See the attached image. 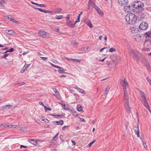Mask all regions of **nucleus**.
<instances>
[{"mask_svg": "<svg viewBox=\"0 0 151 151\" xmlns=\"http://www.w3.org/2000/svg\"><path fill=\"white\" fill-rule=\"evenodd\" d=\"M80 15H78V17L77 19L76 20V21L74 23L75 24L76 23L79 22V21H80Z\"/></svg>", "mask_w": 151, "mask_h": 151, "instance_id": "a19ab883", "label": "nucleus"}, {"mask_svg": "<svg viewBox=\"0 0 151 151\" xmlns=\"http://www.w3.org/2000/svg\"><path fill=\"white\" fill-rule=\"evenodd\" d=\"M145 34L146 35L147 37H148L151 38V31L146 32L145 33Z\"/></svg>", "mask_w": 151, "mask_h": 151, "instance_id": "cd10ccee", "label": "nucleus"}, {"mask_svg": "<svg viewBox=\"0 0 151 151\" xmlns=\"http://www.w3.org/2000/svg\"><path fill=\"white\" fill-rule=\"evenodd\" d=\"M107 48L106 47H104L101 49L100 50V52H101L102 51H103L104 50V49H106Z\"/></svg>", "mask_w": 151, "mask_h": 151, "instance_id": "603ef678", "label": "nucleus"}, {"mask_svg": "<svg viewBox=\"0 0 151 151\" xmlns=\"http://www.w3.org/2000/svg\"><path fill=\"white\" fill-rule=\"evenodd\" d=\"M133 129H134L135 133L137 135V137H139V135L138 124V127H134Z\"/></svg>", "mask_w": 151, "mask_h": 151, "instance_id": "f8f14e48", "label": "nucleus"}, {"mask_svg": "<svg viewBox=\"0 0 151 151\" xmlns=\"http://www.w3.org/2000/svg\"><path fill=\"white\" fill-rule=\"evenodd\" d=\"M146 16V15L145 14H141L140 15V19L142 20H143L145 17Z\"/></svg>", "mask_w": 151, "mask_h": 151, "instance_id": "c85d7f7f", "label": "nucleus"}, {"mask_svg": "<svg viewBox=\"0 0 151 151\" xmlns=\"http://www.w3.org/2000/svg\"><path fill=\"white\" fill-rule=\"evenodd\" d=\"M126 20L129 24H134L137 21V17L134 14L130 13L126 16Z\"/></svg>", "mask_w": 151, "mask_h": 151, "instance_id": "f03ea898", "label": "nucleus"}, {"mask_svg": "<svg viewBox=\"0 0 151 151\" xmlns=\"http://www.w3.org/2000/svg\"><path fill=\"white\" fill-rule=\"evenodd\" d=\"M65 58L67 60H68L69 61V60H72V59H71L70 58Z\"/></svg>", "mask_w": 151, "mask_h": 151, "instance_id": "680f3d73", "label": "nucleus"}, {"mask_svg": "<svg viewBox=\"0 0 151 151\" xmlns=\"http://www.w3.org/2000/svg\"><path fill=\"white\" fill-rule=\"evenodd\" d=\"M20 148H21L22 147H24V148H27V147L26 146H25L23 145H20Z\"/></svg>", "mask_w": 151, "mask_h": 151, "instance_id": "13d9d810", "label": "nucleus"}, {"mask_svg": "<svg viewBox=\"0 0 151 151\" xmlns=\"http://www.w3.org/2000/svg\"><path fill=\"white\" fill-rule=\"evenodd\" d=\"M42 12L45 13H48V10H45L43 9V11Z\"/></svg>", "mask_w": 151, "mask_h": 151, "instance_id": "4d7b16f0", "label": "nucleus"}, {"mask_svg": "<svg viewBox=\"0 0 151 151\" xmlns=\"http://www.w3.org/2000/svg\"><path fill=\"white\" fill-rule=\"evenodd\" d=\"M12 128H19L20 127L18 125H12Z\"/></svg>", "mask_w": 151, "mask_h": 151, "instance_id": "ea45409f", "label": "nucleus"}, {"mask_svg": "<svg viewBox=\"0 0 151 151\" xmlns=\"http://www.w3.org/2000/svg\"><path fill=\"white\" fill-rule=\"evenodd\" d=\"M91 0H89L88 4V9H89L90 8V6H91Z\"/></svg>", "mask_w": 151, "mask_h": 151, "instance_id": "4c0bfd02", "label": "nucleus"}, {"mask_svg": "<svg viewBox=\"0 0 151 151\" xmlns=\"http://www.w3.org/2000/svg\"><path fill=\"white\" fill-rule=\"evenodd\" d=\"M139 93L141 95L140 100L142 103V104L145 107L149 110L150 112L151 113V110H150L149 106L145 94L141 91H139Z\"/></svg>", "mask_w": 151, "mask_h": 151, "instance_id": "7ed1b4c3", "label": "nucleus"}, {"mask_svg": "<svg viewBox=\"0 0 151 151\" xmlns=\"http://www.w3.org/2000/svg\"><path fill=\"white\" fill-rule=\"evenodd\" d=\"M63 16L62 15L57 16L55 17V18L56 19H60L63 18Z\"/></svg>", "mask_w": 151, "mask_h": 151, "instance_id": "c756f323", "label": "nucleus"}, {"mask_svg": "<svg viewBox=\"0 0 151 151\" xmlns=\"http://www.w3.org/2000/svg\"><path fill=\"white\" fill-rule=\"evenodd\" d=\"M102 38V36L101 35L99 37V40H101Z\"/></svg>", "mask_w": 151, "mask_h": 151, "instance_id": "774afa93", "label": "nucleus"}, {"mask_svg": "<svg viewBox=\"0 0 151 151\" xmlns=\"http://www.w3.org/2000/svg\"><path fill=\"white\" fill-rule=\"evenodd\" d=\"M61 68H59V69L58 70V72L60 73H65V72H64L65 70H64V69L61 67Z\"/></svg>", "mask_w": 151, "mask_h": 151, "instance_id": "bb28decb", "label": "nucleus"}, {"mask_svg": "<svg viewBox=\"0 0 151 151\" xmlns=\"http://www.w3.org/2000/svg\"><path fill=\"white\" fill-rule=\"evenodd\" d=\"M144 4L143 3L140 1H137L135 2L134 4L133 5H132V6H133L134 8L137 9L139 10V12H142L144 10L143 8L144 7Z\"/></svg>", "mask_w": 151, "mask_h": 151, "instance_id": "20e7f679", "label": "nucleus"}, {"mask_svg": "<svg viewBox=\"0 0 151 151\" xmlns=\"http://www.w3.org/2000/svg\"><path fill=\"white\" fill-rule=\"evenodd\" d=\"M148 23L145 22H142L139 26V28L142 30H146L148 28Z\"/></svg>", "mask_w": 151, "mask_h": 151, "instance_id": "39448f33", "label": "nucleus"}, {"mask_svg": "<svg viewBox=\"0 0 151 151\" xmlns=\"http://www.w3.org/2000/svg\"><path fill=\"white\" fill-rule=\"evenodd\" d=\"M96 141L95 140L93 141L92 142H90L88 145V146L89 147H90L91 145L95 142Z\"/></svg>", "mask_w": 151, "mask_h": 151, "instance_id": "e433bc0d", "label": "nucleus"}, {"mask_svg": "<svg viewBox=\"0 0 151 151\" xmlns=\"http://www.w3.org/2000/svg\"><path fill=\"white\" fill-rule=\"evenodd\" d=\"M39 104H40V105H42V106H45L44 104L42 102H39Z\"/></svg>", "mask_w": 151, "mask_h": 151, "instance_id": "338daca9", "label": "nucleus"}, {"mask_svg": "<svg viewBox=\"0 0 151 151\" xmlns=\"http://www.w3.org/2000/svg\"><path fill=\"white\" fill-rule=\"evenodd\" d=\"M124 6L123 9L126 12H130L132 10V7L129 5H126Z\"/></svg>", "mask_w": 151, "mask_h": 151, "instance_id": "0eeeda50", "label": "nucleus"}, {"mask_svg": "<svg viewBox=\"0 0 151 151\" xmlns=\"http://www.w3.org/2000/svg\"><path fill=\"white\" fill-rule=\"evenodd\" d=\"M151 41L150 40H146L144 43V45H145L146 43L147 42L148 44L150 43Z\"/></svg>", "mask_w": 151, "mask_h": 151, "instance_id": "79ce46f5", "label": "nucleus"}, {"mask_svg": "<svg viewBox=\"0 0 151 151\" xmlns=\"http://www.w3.org/2000/svg\"><path fill=\"white\" fill-rule=\"evenodd\" d=\"M140 139H141L143 145L145 149L147 150V146L146 144V142L143 140V139L142 137L140 138Z\"/></svg>", "mask_w": 151, "mask_h": 151, "instance_id": "aec40b11", "label": "nucleus"}, {"mask_svg": "<svg viewBox=\"0 0 151 151\" xmlns=\"http://www.w3.org/2000/svg\"><path fill=\"white\" fill-rule=\"evenodd\" d=\"M97 12L101 16H102L103 15V13L101 11L100 9H99V10H98V11H97Z\"/></svg>", "mask_w": 151, "mask_h": 151, "instance_id": "2f4dec72", "label": "nucleus"}, {"mask_svg": "<svg viewBox=\"0 0 151 151\" xmlns=\"http://www.w3.org/2000/svg\"><path fill=\"white\" fill-rule=\"evenodd\" d=\"M92 6L95 9L97 12L98 11L99 9H100V8L93 3V4L92 5Z\"/></svg>", "mask_w": 151, "mask_h": 151, "instance_id": "393cba45", "label": "nucleus"}, {"mask_svg": "<svg viewBox=\"0 0 151 151\" xmlns=\"http://www.w3.org/2000/svg\"><path fill=\"white\" fill-rule=\"evenodd\" d=\"M66 18H67V19L68 20H69V18H70V17H69V15L68 14V15H67V17H66Z\"/></svg>", "mask_w": 151, "mask_h": 151, "instance_id": "052dcab7", "label": "nucleus"}, {"mask_svg": "<svg viewBox=\"0 0 151 151\" xmlns=\"http://www.w3.org/2000/svg\"><path fill=\"white\" fill-rule=\"evenodd\" d=\"M63 108H64V109L66 110H68V107L66 106L64 104L63 105Z\"/></svg>", "mask_w": 151, "mask_h": 151, "instance_id": "a18cd8bd", "label": "nucleus"}, {"mask_svg": "<svg viewBox=\"0 0 151 151\" xmlns=\"http://www.w3.org/2000/svg\"><path fill=\"white\" fill-rule=\"evenodd\" d=\"M53 67H54V68H61V67H60V66H57V65H53Z\"/></svg>", "mask_w": 151, "mask_h": 151, "instance_id": "3c124183", "label": "nucleus"}, {"mask_svg": "<svg viewBox=\"0 0 151 151\" xmlns=\"http://www.w3.org/2000/svg\"><path fill=\"white\" fill-rule=\"evenodd\" d=\"M88 47H85L81 48L80 49V50L81 51H84L86 50H88Z\"/></svg>", "mask_w": 151, "mask_h": 151, "instance_id": "72a5a7b5", "label": "nucleus"}, {"mask_svg": "<svg viewBox=\"0 0 151 151\" xmlns=\"http://www.w3.org/2000/svg\"><path fill=\"white\" fill-rule=\"evenodd\" d=\"M44 108H45V111H51L52 110V109L50 108L47 107L45 106H44Z\"/></svg>", "mask_w": 151, "mask_h": 151, "instance_id": "473e14b6", "label": "nucleus"}, {"mask_svg": "<svg viewBox=\"0 0 151 151\" xmlns=\"http://www.w3.org/2000/svg\"><path fill=\"white\" fill-rule=\"evenodd\" d=\"M119 4L122 6L127 5V0H118Z\"/></svg>", "mask_w": 151, "mask_h": 151, "instance_id": "9d476101", "label": "nucleus"}, {"mask_svg": "<svg viewBox=\"0 0 151 151\" xmlns=\"http://www.w3.org/2000/svg\"><path fill=\"white\" fill-rule=\"evenodd\" d=\"M72 60L76 62H80V60L78 59H72Z\"/></svg>", "mask_w": 151, "mask_h": 151, "instance_id": "37998d69", "label": "nucleus"}, {"mask_svg": "<svg viewBox=\"0 0 151 151\" xmlns=\"http://www.w3.org/2000/svg\"><path fill=\"white\" fill-rule=\"evenodd\" d=\"M53 90L55 93L58 92V91L56 88H54L53 89Z\"/></svg>", "mask_w": 151, "mask_h": 151, "instance_id": "864d4df0", "label": "nucleus"}, {"mask_svg": "<svg viewBox=\"0 0 151 151\" xmlns=\"http://www.w3.org/2000/svg\"><path fill=\"white\" fill-rule=\"evenodd\" d=\"M12 107V106L11 105H5V106H1V109L2 110H4L5 109L8 108L9 109H11Z\"/></svg>", "mask_w": 151, "mask_h": 151, "instance_id": "2eb2a0df", "label": "nucleus"}, {"mask_svg": "<svg viewBox=\"0 0 151 151\" xmlns=\"http://www.w3.org/2000/svg\"><path fill=\"white\" fill-rule=\"evenodd\" d=\"M116 51V50L115 48H110L109 50V51L110 52H115Z\"/></svg>", "mask_w": 151, "mask_h": 151, "instance_id": "f704fd0d", "label": "nucleus"}, {"mask_svg": "<svg viewBox=\"0 0 151 151\" xmlns=\"http://www.w3.org/2000/svg\"><path fill=\"white\" fill-rule=\"evenodd\" d=\"M37 6H38L40 7H47V6L44 4H37Z\"/></svg>", "mask_w": 151, "mask_h": 151, "instance_id": "c9c22d12", "label": "nucleus"}, {"mask_svg": "<svg viewBox=\"0 0 151 151\" xmlns=\"http://www.w3.org/2000/svg\"><path fill=\"white\" fill-rule=\"evenodd\" d=\"M40 58L42 59L44 61L46 60L47 59V57H40Z\"/></svg>", "mask_w": 151, "mask_h": 151, "instance_id": "de8ad7c7", "label": "nucleus"}, {"mask_svg": "<svg viewBox=\"0 0 151 151\" xmlns=\"http://www.w3.org/2000/svg\"><path fill=\"white\" fill-rule=\"evenodd\" d=\"M8 55L9 54H5L4 55V56H3L2 58H4L6 59V58L8 56Z\"/></svg>", "mask_w": 151, "mask_h": 151, "instance_id": "8fccbe9b", "label": "nucleus"}, {"mask_svg": "<svg viewBox=\"0 0 151 151\" xmlns=\"http://www.w3.org/2000/svg\"><path fill=\"white\" fill-rule=\"evenodd\" d=\"M71 142L73 143V145H76V143L73 140H72Z\"/></svg>", "mask_w": 151, "mask_h": 151, "instance_id": "0e129e2a", "label": "nucleus"}, {"mask_svg": "<svg viewBox=\"0 0 151 151\" xmlns=\"http://www.w3.org/2000/svg\"><path fill=\"white\" fill-rule=\"evenodd\" d=\"M120 83L121 85L123 88L124 92V104L128 113H130L131 112L129 103V97L127 88L128 87L129 84L127 81L126 80V78H124V80L121 79Z\"/></svg>", "mask_w": 151, "mask_h": 151, "instance_id": "f257e3e1", "label": "nucleus"}, {"mask_svg": "<svg viewBox=\"0 0 151 151\" xmlns=\"http://www.w3.org/2000/svg\"><path fill=\"white\" fill-rule=\"evenodd\" d=\"M69 127V126H65L63 127L62 128V129L63 130H64L65 129L68 128Z\"/></svg>", "mask_w": 151, "mask_h": 151, "instance_id": "c03bdc74", "label": "nucleus"}, {"mask_svg": "<svg viewBox=\"0 0 151 151\" xmlns=\"http://www.w3.org/2000/svg\"><path fill=\"white\" fill-rule=\"evenodd\" d=\"M38 34L43 38H45L47 37V32L42 30H40L38 32Z\"/></svg>", "mask_w": 151, "mask_h": 151, "instance_id": "6e6552de", "label": "nucleus"}, {"mask_svg": "<svg viewBox=\"0 0 151 151\" xmlns=\"http://www.w3.org/2000/svg\"><path fill=\"white\" fill-rule=\"evenodd\" d=\"M7 18L9 20H10L12 22H13L16 23L17 22V21H16V20L12 19V17H11V16H8Z\"/></svg>", "mask_w": 151, "mask_h": 151, "instance_id": "412c9836", "label": "nucleus"}, {"mask_svg": "<svg viewBox=\"0 0 151 151\" xmlns=\"http://www.w3.org/2000/svg\"><path fill=\"white\" fill-rule=\"evenodd\" d=\"M106 64L108 65H110L111 63L109 61H107L106 62Z\"/></svg>", "mask_w": 151, "mask_h": 151, "instance_id": "6e6d98bb", "label": "nucleus"}, {"mask_svg": "<svg viewBox=\"0 0 151 151\" xmlns=\"http://www.w3.org/2000/svg\"><path fill=\"white\" fill-rule=\"evenodd\" d=\"M48 13L51 14H52L53 13V12H52L51 11H50L48 10Z\"/></svg>", "mask_w": 151, "mask_h": 151, "instance_id": "69168bd1", "label": "nucleus"}, {"mask_svg": "<svg viewBox=\"0 0 151 151\" xmlns=\"http://www.w3.org/2000/svg\"><path fill=\"white\" fill-rule=\"evenodd\" d=\"M28 141L31 144L35 146H37L38 145L37 140L33 139H29Z\"/></svg>", "mask_w": 151, "mask_h": 151, "instance_id": "1a4fd4ad", "label": "nucleus"}, {"mask_svg": "<svg viewBox=\"0 0 151 151\" xmlns=\"http://www.w3.org/2000/svg\"><path fill=\"white\" fill-rule=\"evenodd\" d=\"M92 6L95 9L97 12L98 11L99 9H100V8L93 3V4L92 5Z\"/></svg>", "mask_w": 151, "mask_h": 151, "instance_id": "a878e982", "label": "nucleus"}, {"mask_svg": "<svg viewBox=\"0 0 151 151\" xmlns=\"http://www.w3.org/2000/svg\"><path fill=\"white\" fill-rule=\"evenodd\" d=\"M5 127V128L6 127L5 126H4L3 124H0V127Z\"/></svg>", "mask_w": 151, "mask_h": 151, "instance_id": "5fc2aeb1", "label": "nucleus"}, {"mask_svg": "<svg viewBox=\"0 0 151 151\" xmlns=\"http://www.w3.org/2000/svg\"><path fill=\"white\" fill-rule=\"evenodd\" d=\"M77 109L78 111H81L83 110L81 106L78 105H77Z\"/></svg>", "mask_w": 151, "mask_h": 151, "instance_id": "7c9ffc66", "label": "nucleus"}, {"mask_svg": "<svg viewBox=\"0 0 151 151\" xmlns=\"http://www.w3.org/2000/svg\"><path fill=\"white\" fill-rule=\"evenodd\" d=\"M147 80L148 81V82L150 83V84H151V80L148 77H147Z\"/></svg>", "mask_w": 151, "mask_h": 151, "instance_id": "09e8293b", "label": "nucleus"}, {"mask_svg": "<svg viewBox=\"0 0 151 151\" xmlns=\"http://www.w3.org/2000/svg\"><path fill=\"white\" fill-rule=\"evenodd\" d=\"M62 10V9L61 8H57L53 10L52 14H56L60 12Z\"/></svg>", "mask_w": 151, "mask_h": 151, "instance_id": "ddd939ff", "label": "nucleus"}, {"mask_svg": "<svg viewBox=\"0 0 151 151\" xmlns=\"http://www.w3.org/2000/svg\"><path fill=\"white\" fill-rule=\"evenodd\" d=\"M30 64H25L21 70V72L23 73L29 67Z\"/></svg>", "mask_w": 151, "mask_h": 151, "instance_id": "9b49d317", "label": "nucleus"}, {"mask_svg": "<svg viewBox=\"0 0 151 151\" xmlns=\"http://www.w3.org/2000/svg\"><path fill=\"white\" fill-rule=\"evenodd\" d=\"M109 89V86H107L105 88V89L104 91V95H107Z\"/></svg>", "mask_w": 151, "mask_h": 151, "instance_id": "f3484780", "label": "nucleus"}, {"mask_svg": "<svg viewBox=\"0 0 151 151\" xmlns=\"http://www.w3.org/2000/svg\"><path fill=\"white\" fill-rule=\"evenodd\" d=\"M12 125H8L6 126L7 127H9V128H12Z\"/></svg>", "mask_w": 151, "mask_h": 151, "instance_id": "e2e57ef3", "label": "nucleus"}, {"mask_svg": "<svg viewBox=\"0 0 151 151\" xmlns=\"http://www.w3.org/2000/svg\"><path fill=\"white\" fill-rule=\"evenodd\" d=\"M75 88L80 93H81L83 94H85V92L82 89L79 88L78 86H76Z\"/></svg>", "mask_w": 151, "mask_h": 151, "instance_id": "a211bd4d", "label": "nucleus"}, {"mask_svg": "<svg viewBox=\"0 0 151 151\" xmlns=\"http://www.w3.org/2000/svg\"><path fill=\"white\" fill-rule=\"evenodd\" d=\"M86 24L91 28H92L93 27L91 21L90 20L87 21L86 22Z\"/></svg>", "mask_w": 151, "mask_h": 151, "instance_id": "4be33fe9", "label": "nucleus"}, {"mask_svg": "<svg viewBox=\"0 0 151 151\" xmlns=\"http://www.w3.org/2000/svg\"><path fill=\"white\" fill-rule=\"evenodd\" d=\"M63 123V121L62 120L59 121H55L54 122V124L57 125H62Z\"/></svg>", "mask_w": 151, "mask_h": 151, "instance_id": "6ab92c4d", "label": "nucleus"}, {"mask_svg": "<svg viewBox=\"0 0 151 151\" xmlns=\"http://www.w3.org/2000/svg\"><path fill=\"white\" fill-rule=\"evenodd\" d=\"M34 8L35 9H37L38 10H39V11H40L41 12H42L43 11V9H40V8H35V7H34Z\"/></svg>", "mask_w": 151, "mask_h": 151, "instance_id": "49530a36", "label": "nucleus"}, {"mask_svg": "<svg viewBox=\"0 0 151 151\" xmlns=\"http://www.w3.org/2000/svg\"><path fill=\"white\" fill-rule=\"evenodd\" d=\"M6 33L8 35H12L14 32L12 30H6Z\"/></svg>", "mask_w": 151, "mask_h": 151, "instance_id": "5701e85b", "label": "nucleus"}, {"mask_svg": "<svg viewBox=\"0 0 151 151\" xmlns=\"http://www.w3.org/2000/svg\"><path fill=\"white\" fill-rule=\"evenodd\" d=\"M75 24V23L73 24L72 22L70 20L67 21V25L69 27H74Z\"/></svg>", "mask_w": 151, "mask_h": 151, "instance_id": "4468645a", "label": "nucleus"}, {"mask_svg": "<svg viewBox=\"0 0 151 151\" xmlns=\"http://www.w3.org/2000/svg\"><path fill=\"white\" fill-rule=\"evenodd\" d=\"M129 54L134 58H137V52L135 50H129L128 51Z\"/></svg>", "mask_w": 151, "mask_h": 151, "instance_id": "423d86ee", "label": "nucleus"}, {"mask_svg": "<svg viewBox=\"0 0 151 151\" xmlns=\"http://www.w3.org/2000/svg\"><path fill=\"white\" fill-rule=\"evenodd\" d=\"M14 49L13 48H11L9 50L6 51L4 53H5L7 52H12L14 51Z\"/></svg>", "mask_w": 151, "mask_h": 151, "instance_id": "58836bf2", "label": "nucleus"}, {"mask_svg": "<svg viewBox=\"0 0 151 151\" xmlns=\"http://www.w3.org/2000/svg\"><path fill=\"white\" fill-rule=\"evenodd\" d=\"M58 134V133L56 134L55 136L52 138V139L50 141L51 142V144L52 143V144H55V142H54V141H55L57 139V137Z\"/></svg>", "mask_w": 151, "mask_h": 151, "instance_id": "dca6fc26", "label": "nucleus"}, {"mask_svg": "<svg viewBox=\"0 0 151 151\" xmlns=\"http://www.w3.org/2000/svg\"><path fill=\"white\" fill-rule=\"evenodd\" d=\"M145 66H146L147 69L149 70L150 71H151L150 69V68L149 63L148 61H146L145 63Z\"/></svg>", "mask_w": 151, "mask_h": 151, "instance_id": "b1692460", "label": "nucleus"}, {"mask_svg": "<svg viewBox=\"0 0 151 151\" xmlns=\"http://www.w3.org/2000/svg\"><path fill=\"white\" fill-rule=\"evenodd\" d=\"M106 58H105L102 60H99V61L100 62H103L104 61V59H105Z\"/></svg>", "mask_w": 151, "mask_h": 151, "instance_id": "bf43d9fd", "label": "nucleus"}]
</instances>
